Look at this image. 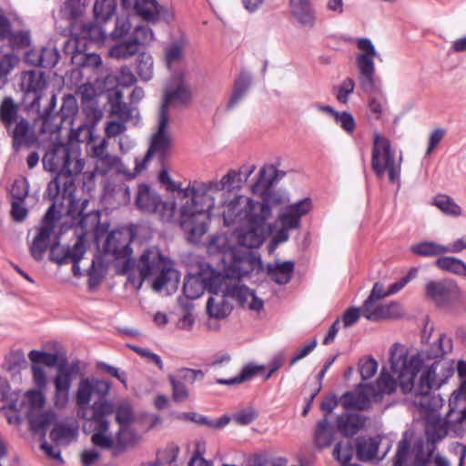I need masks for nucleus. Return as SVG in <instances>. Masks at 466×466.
<instances>
[{"mask_svg": "<svg viewBox=\"0 0 466 466\" xmlns=\"http://www.w3.org/2000/svg\"><path fill=\"white\" fill-rule=\"evenodd\" d=\"M357 47L363 51L356 56V65L359 70L360 86L365 92H372L376 89L374 57L376 49L368 38L357 40Z\"/></svg>", "mask_w": 466, "mask_h": 466, "instance_id": "4468645a", "label": "nucleus"}, {"mask_svg": "<svg viewBox=\"0 0 466 466\" xmlns=\"http://www.w3.org/2000/svg\"><path fill=\"white\" fill-rule=\"evenodd\" d=\"M45 402L46 400L43 392L36 391L35 390H28L25 394V400H23L30 430L37 434H45L55 418L53 412L44 410Z\"/></svg>", "mask_w": 466, "mask_h": 466, "instance_id": "f8f14e48", "label": "nucleus"}, {"mask_svg": "<svg viewBox=\"0 0 466 466\" xmlns=\"http://www.w3.org/2000/svg\"><path fill=\"white\" fill-rule=\"evenodd\" d=\"M130 40L139 50V46L148 45L155 40L154 33L147 25H137L132 31Z\"/></svg>", "mask_w": 466, "mask_h": 466, "instance_id": "09e8293b", "label": "nucleus"}, {"mask_svg": "<svg viewBox=\"0 0 466 466\" xmlns=\"http://www.w3.org/2000/svg\"><path fill=\"white\" fill-rule=\"evenodd\" d=\"M28 358L34 364L43 363L48 367L56 366L58 361L56 354L39 351L36 350H31L28 354Z\"/></svg>", "mask_w": 466, "mask_h": 466, "instance_id": "4d7b16f0", "label": "nucleus"}, {"mask_svg": "<svg viewBox=\"0 0 466 466\" xmlns=\"http://www.w3.org/2000/svg\"><path fill=\"white\" fill-rule=\"evenodd\" d=\"M75 182L70 177L60 176L51 180L46 188L48 198L53 201L46 213L44 216L42 224L39 228H50L54 232L56 218V206H64L66 202L67 213L74 219L79 218V224L82 228H87V220L92 219L91 227L98 224L99 213H85L86 207L88 204L87 199H76Z\"/></svg>", "mask_w": 466, "mask_h": 466, "instance_id": "7ed1b4c3", "label": "nucleus"}, {"mask_svg": "<svg viewBox=\"0 0 466 466\" xmlns=\"http://www.w3.org/2000/svg\"><path fill=\"white\" fill-rule=\"evenodd\" d=\"M433 205L436 206L442 213L458 217L461 214V207L449 196L440 194L433 198Z\"/></svg>", "mask_w": 466, "mask_h": 466, "instance_id": "c03bdc74", "label": "nucleus"}, {"mask_svg": "<svg viewBox=\"0 0 466 466\" xmlns=\"http://www.w3.org/2000/svg\"><path fill=\"white\" fill-rule=\"evenodd\" d=\"M289 6L292 15L302 26H314L316 16L310 0H289Z\"/></svg>", "mask_w": 466, "mask_h": 466, "instance_id": "b1692460", "label": "nucleus"}, {"mask_svg": "<svg viewBox=\"0 0 466 466\" xmlns=\"http://www.w3.org/2000/svg\"><path fill=\"white\" fill-rule=\"evenodd\" d=\"M8 132L12 137V145L15 152H18L23 147H31L37 143L36 134L31 128L29 122L22 116Z\"/></svg>", "mask_w": 466, "mask_h": 466, "instance_id": "412c9836", "label": "nucleus"}, {"mask_svg": "<svg viewBox=\"0 0 466 466\" xmlns=\"http://www.w3.org/2000/svg\"><path fill=\"white\" fill-rule=\"evenodd\" d=\"M168 381L171 385V398L174 402L181 403L189 398V390L184 381L173 374L168 375Z\"/></svg>", "mask_w": 466, "mask_h": 466, "instance_id": "de8ad7c7", "label": "nucleus"}, {"mask_svg": "<svg viewBox=\"0 0 466 466\" xmlns=\"http://www.w3.org/2000/svg\"><path fill=\"white\" fill-rule=\"evenodd\" d=\"M380 440L378 437L359 438L356 442L357 458L361 461H369L377 458Z\"/></svg>", "mask_w": 466, "mask_h": 466, "instance_id": "7c9ffc66", "label": "nucleus"}, {"mask_svg": "<svg viewBox=\"0 0 466 466\" xmlns=\"http://www.w3.org/2000/svg\"><path fill=\"white\" fill-rule=\"evenodd\" d=\"M204 289H206L203 281V273L199 276H189L185 279L183 293L187 298L190 299H198L203 294Z\"/></svg>", "mask_w": 466, "mask_h": 466, "instance_id": "ea45409f", "label": "nucleus"}, {"mask_svg": "<svg viewBox=\"0 0 466 466\" xmlns=\"http://www.w3.org/2000/svg\"><path fill=\"white\" fill-rule=\"evenodd\" d=\"M111 390V384L104 380L83 379L76 392L77 417L86 420L84 430L94 433L92 443L101 449H111L113 439L106 435L109 429L107 416L114 412V405L106 397Z\"/></svg>", "mask_w": 466, "mask_h": 466, "instance_id": "f257e3e1", "label": "nucleus"}, {"mask_svg": "<svg viewBox=\"0 0 466 466\" xmlns=\"http://www.w3.org/2000/svg\"><path fill=\"white\" fill-rule=\"evenodd\" d=\"M6 39L14 49H24L30 46V36L27 32H12L10 30V35Z\"/></svg>", "mask_w": 466, "mask_h": 466, "instance_id": "680f3d73", "label": "nucleus"}, {"mask_svg": "<svg viewBox=\"0 0 466 466\" xmlns=\"http://www.w3.org/2000/svg\"><path fill=\"white\" fill-rule=\"evenodd\" d=\"M72 383L71 372L64 368H59L58 373L54 380L55 397L54 401L56 407H65L69 399V390Z\"/></svg>", "mask_w": 466, "mask_h": 466, "instance_id": "4be33fe9", "label": "nucleus"}, {"mask_svg": "<svg viewBox=\"0 0 466 466\" xmlns=\"http://www.w3.org/2000/svg\"><path fill=\"white\" fill-rule=\"evenodd\" d=\"M25 195L26 194H24L23 196L15 197V200L12 201L11 217L13 220L16 222L23 221L27 216V209L21 204L24 201Z\"/></svg>", "mask_w": 466, "mask_h": 466, "instance_id": "0e129e2a", "label": "nucleus"}, {"mask_svg": "<svg viewBox=\"0 0 466 466\" xmlns=\"http://www.w3.org/2000/svg\"><path fill=\"white\" fill-rule=\"evenodd\" d=\"M78 106L76 98L72 95H67L63 98L62 106L58 112L61 122L71 120L77 113Z\"/></svg>", "mask_w": 466, "mask_h": 466, "instance_id": "3c124183", "label": "nucleus"}, {"mask_svg": "<svg viewBox=\"0 0 466 466\" xmlns=\"http://www.w3.org/2000/svg\"><path fill=\"white\" fill-rule=\"evenodd\" d=\"M169 118L158 115L157 130L153 134L148 150L142 159H135V171L140 173L145 170L153 156H157L163 161L171 147L172 138L168 132Z\"/></svg>", "mask_w": 466, "mask_h": 466, "instance_id": "ddd939ff", "label": "nucleus"}, {"mask_svg": "<svg viewBox=\"0 0 466 466\" xmlns=\"http://www.w3.org/2000/svg\"><path fill=\"white\" fill-rule=\"evenodd\" d=\"M333 456L341 466L348 465L353 456V445L351 441H339L334 447Z\"/></svg>", "mask_w": 466, "mask_h": 466, "instance_id": "8fccbe9b", "label": "nucleus"}, {"mask_svg": "<svg viewBox=\"0 0 466 466\" xmlns=\"http://www.w3.org/2000/svg\"><path fill=\"white\" fill-rule=\"evenodd\" d=\"M370 399L367 386L364 390L346 392L342 395L340 402L346 410H365L370 406Z\"/></svg>", "mask_w": 466, "mask_h": 466, "instance_id": "a878e982", "label": "nucleus"}, {"mask_svg": "<svg viewBox=\"0 0 466 466\" xmlns=\"http://www.w3.org/2000/svg\"><path fill=\"white\" fill-rule=\"evenodd\" d=\"M334 439V429L329 423L328 420L324 418L317 424L314 441L316 446L319 448H327L331 445Z\"/></svg>", "mask_w": 466, "mask_h": 466, "instance_id": "e433bc0d", "label": "nucleus"}, {"mask_svg": "<svg viewBox=\"0 0 466 466\" xmlns=\"http://www.w3.org/2000/svg\"><path fill=\"white\" fill-rule=\"evenodd\" d=\"M136 72L142 81L147 82L153 77L154 61L150 54L142 52L136 63Z\"/></svg>", "mask_w": 466, "mask_h": 466, "instance_id": "58836bf2", "label": "nucleus"}, {"mask_svg": "<svg viewBox=\"0 0 466 466\" xmlns=\"http://www.w3.org/2000/svg\"><path fill=\"white\" fill-rule=\"evenodd\" d=\"M260 211L254 217L239 224L232 236L237 241L238 248H245L248 251L259 248L266 238V222L271 216L269 206H257Z\"/></svg>", "mask_w": 466, "mask_h": 466, "instance_id": "9d476101", "label": "nucleus"}, {"mask_svg": "<svg viewBox=\"0 0 466 466\" xmlns=\"http://www.w3.org/2000/svg\"><path fill=\"white\" fill-rule=\"evenodd\" d=\"M398 304L375 305L374 302L365 301L362 306V315L369 320H380L390 316V309L397 308Z\"/></svg>", "mask_w": 466, "mask_h": 466, "instance_id": "f704fd0d", "label": "nucleus"}, {"mask_svg": "<svg viewBox=\"0 0 466 466\" xmlns=\"http://www.w3.org/2000/svg\"><path fill=\"white\" fill-rule=\"evenodd\" d=\"M73 436L72 429L64 424H56L50 432V439L56 444L67 443Z\"/></svg>", "mask_w": 466, "mask_h": 466, "instance_id": "6e6d98bb", "label": "nucleus"}, {"mask_svg": "<svg viewBox=\"0 0 466 466\" xmlns=\"http://www.w3.org/2000/svg\"><path fill=\"white\" fill-rule=\"evenodd\" d=\"M224 294L222 296L210 297L207 302L208 314L215 319L226 318L232 310L231 305L226 300Z\"/></svg>", "mask_w": 466, "mask_h": 466, "instance_id": "72a5a7b5", "label": "nucleus"}, {"mask_svg": "<svg viewBox=\"0 0 466 466\" xmlns=\"http://www.w3.org/2000/svg\"><path fill=\"white\" fill-rule=\"evenodd\" d=\"M355 82L351 77L345 78L336 88V98L341 104H347L349 96L353 93Z\"/></svg>", "mask_w": 466, "mask_h": 466, "instance_id": "052dcab7", "label": "nucleus"}, {"mask_svg": "<svg viewBox=\"0 0 466 466\" xmlns=\"http://www.w3.org/2000/svg\"><path fill=\"white\" fill-rule=\"evenodd\" d=\"M332 117L337 125H339L346 133L352 134L356 129V122L353 116L347 112L336 111L332 115Z\"/></svg>", "mask_w": 466, "mask_h": 466, "instance_id": "864d4df0", "label": "nucleus"}, {"mask_svg": "<svg viewBox=\"0 0 466 466\" xmlns=\"http://www.w3.org/2000/svg\"><path fill=\"white\" fill-rule=\"evenodd\" d=\"M183 71L176 72L165 86L163 102L159 108V116L170 119V110L179 105H187L191 97L189 88L184 83Z\"/></svg>", "mask_w": 466, "mask_h": 466, "instance_id": "dca6fc26", "label": "nucleus"}, {"mask_svg": "<svg viewBox=\"0 0 466 466\" xmlns=\"http://www.w3.org/2000/svg\"><path fill=\"white\" fill-rule=\"evenodd\" d=\"M435 266L442 270L460 277H466V264L454 257H440L435 260Z\"/></svg>", "mask_w": 466, "mask_h": 466, "instance_id": "c9c22d12", "label": "nucleus"}, {"mask_svg": "<svg viewBox=\"0 0 466 466\" xmlns=\"http://www.w3.org/2000/svg\"><path fill=\"white\" fill-rule=\"evenodd\" d=\"M458 375L462 379L461 387L458 392L452 394L454 402H459L462 406H466V361L460 360L457 364Z\"/></svg>", "mask_w": 466, "mask_h": 466, "instance_id": "603ef678", "label": "nucleus"}, {"mask_svg": "<svg viewBox=\"0 0 466 466\" xmlns=\"http://www.w3.org/2000/svg\"><path fill=\"white\" fill-rule=\"evenodd\" d=\"M226 277L221 273L212 269L208 277L203 274V281L205 289L209 292L218 295L222 292L225 296L236 299L242 308L251 310L260 311L263 309L264 302L258 298L255 292L246 286L228 287L226 284Z\"/></svg>", "mask_w": 466, "mask_h": 466, "instance_id": "0eeeda50", "label": "nucleus"}, {"mask_svg": "<svg viewBox=\"0 0 466 466\" xmlns=\"http://www.w3.org/2000/svg\"><path fill=\"white\" fill-rule=\"evenodd\" d=\"M131 29V24L127 16L117 17L115 29L111 33L113 39H121L125 37Z\"/></svg>", "mask_w": 466, "mask_h": 466, "instance_id": "69168bd1", "label": "nucleus"}, {"mask_svg": "<svg viewBox=\"0 0 466 466\" xmlns=\"http://www.w3.org/2000/svg\"><path fill=\"white\" fill-rule=\"evenodd\" d=\"M410 251L421 257H433L447 253V246L433 241H423L410 247Z\"/></svg>", "mask_w": 466, "mask_h": 466, "instance_id": "4c0bfd02", "label": "nucleus"}, {"mask_svg": "<svg viewBox=\"0 0 466 466\" xmlns=\"http://www.w3.org/2000/svg\"><path fill=\"white\" fill-rule=\"evenodd\" d=\"M116 9V0H96L94 5V15L97 22L109 20Z\"/></svg>", "mask_w": 466, "mask_h": 466, "instance_id": "79ce46f5", "label": "nucleus"}, {"mask_svg": "<svg viewBox=\"0 0 466 466\" xmlns=\"http://www.w3.org/2000/svg\"><path fill=\"white\" fill-rule=\"evenodd\" d=\"M263 367L247 365L242 369V370L238 376L234 377L233 379H230V380H218V382L219 384H223V385H233V384L240 383V382H243V381H246V380L251 379L254 375L258 374V372Z\"/></svg>", "mask_w": 466, "mask_h": 466, "instance_id": "5fc2aeb1", "label": "nucleus"}, {"mask_svg": "<svg viewBox=\"0 0 466 466\" xmlns=\"http://www.w3.org/2000/svg\"><path fill=\"white\" fill-rule=\"evenodd\" d=\"M43 165L47 171L57 172L56 177H68L75 182L73 177L82 172L85 162L68 145L57 144L45 154Z\"/></svg>", "mask_w": 466, "mask_h": 466, "instance_id": "1a4fd4ad", "label": "nucleus"}, {"mask_svg": "<svg viewBox=\"0 0 466 466\" xmlns=\"http://www.w3.org/2000/svg\"><path fill=\"white\" fill-rule=\"evenodd\" d=\"M365 418L355 413H345L338 417V431L346 437L355 435L365 425Z\"/></svg>", "mask_w": 466, "mask_h": 466, "instance_id": "bb28decb", "label": "nucleus"}, {"mask_svg": "<svg viewBox=\"0 0 466 466\" xmlns=\"http://www.w3.org/2000/svg\"><path fill=\"white\" fill-rule=\"evenodd\" d=\"M395 347H399L401 349L405 359L410 360L414 355L408 356L407 350L402 347L400 344L395 343L390 349V369L393 371V373L400 375V372L397 370H394L392 368V362H391V357H392V351ZM418 353L415 354V356ZM397 386L400 387V381L399 377L397 378V380L388 372L382 370L380 377L376 380L375 383L368 385V392L370 393L371 399L374 401L381 400L384 395H390L393 393L396 390Z\"/></svg>", "mask_w": 466, "mask_h": 466, "instance_id": "a211bd4d", "label": "nucleus"}, {"mask_svg": "<svg viewBox=\"0 0 466 466\" xmlns=\"http://www.w3.org/2000/svg\"><path fill=\"white\" fill-rule=\"evenodd\" d=\"M371 168L379 178H382L387 172L391 183L398 182L400 179V163L395 159V152L391 148L390 141L379 133L373 136Z\"/></svg>", "mask_w": 466, "mask_h": 466, "instance_id": "9b49d317", "label": "nucleus"}, {"mask_svg": "<svg viewBox=\"0 0 466 466\" xmlns=\"http://www.w3.org/2000/svg\"><path fill=\"white\" fill-rule=\"evenodd\" d=\"M123 99L124 94L119 89H116L108 95V103L110 105L109 116L128 123L133 117L134 107L124 102Z\"/></svg>", "mask_w": 466, "mask_h": 466, "instance_id": "5701e85b", "label": "nucleus"}, {"mask_svg": "<svg viewBox=\"0 0 466 466\" xmlns=\"http://www.w3.org/2000/svg\"><path fill=\"white\" fill-rule=\"evenodd\" d=\"M269 206L267 203L254 201L245 196H236L222 204V217L226 226L242 224L260 211L257 206Z\"/></svg>", "mask_w": 466, "mask_h": 466, "instance_id": "2eb2a0df", "label": "nucleus"}, {"mask_svg": "<svg viewBox=\"0 0 466 466\" xmlns=\"http://www.w3.org/2000/svg\"><path fill=\"white\" fill-rule=\"evenodd\" d=\"M54 232L50 228H38V232L35 237L31 246V256L37 261L43 259L44 254L49 247L50 238Z\"/></svg>", "mask_w": 466, "mask_h": 466, "instance_id": "2f4dec72", "label": "nucleus"}, {"mask_svg": "<svg viewBox=\"0 0 466 466\" xmlns=\"http://www.w3.org/2000/svg\"><path fill=\"white\" fill-rule=\"evenodd\" d=\"M255 170V166H252L245 175L243 178V174L241 170L230 169L228 172L224 175L219 181L213 180L215 182V187L218 189V191H222L227 189L228 191H232L235 189H240L242 187V184L244 181L248 179V177L253 173Z\"/></svg>", "mask_w": 466, "mask_h": 466, "instance_id": "393cba45", "label": "nucleus"}, {"mask_svg": "<svg viewBox=\"0 0 466 466\" xmlns=\"http://www.w3.org/2000/svg\"><path fill=\"white\" fill-rule=\"evenodd\" d=\"M133 240V234L129 228H122L111 231L105 242V252L111 255L115 259H126L125 269H127L130 264L132 248L130 244Z\"/></svg>", "mask_w": 466, "mask_h": 466, "instance_id": "f3484780", "label": "nucleus"}, {"mask_svg": "<svg viewBox=\"0 0 466 466\" xmlns=\"http://www.w3.org/2000/svg\"><path fill=\"white\" fill-rule=\"evenodd\" d=\"M213 180L190 183L179 189V196L186 201L182 204L179 225L187 233L190 242H197L208 230L209 211L214 208V194L218 193Z\"/></svg>", "mask_w": 466, "mask_h": 466, "instance_id": "f03ea898", "label": "nucleus"}, {"mask_svg": "<svg viewBox=\"0 0 466 466\" xmlns=\"http://www.w3.org/2000/svg\"><path fill=\"white\" fill-rule=\"evenodd\" d=\"M277 179V169L274 166H266L259 170L257 182L252 186L253 191H263L269 188Z\"/></svg>", "mask_w": 466, "mask_h": 466, "instance_id": "a19ab883", "label": "nucleus"}, {"mask_svg": "<svg viewBox=\"0 0 466 466\" xmlns=\"http://www.w3.org/2000/svg\"><path fill=\"white\" fill-rule=\"evenodd\" d=\"M139 273V284L145 279L155 277L152 287L155 290H162L169 282L177 283L179 273L173 267L172 261L157 247L146 248L135 264Z\"/></svg>", "mask_w": 466, "mask_h": 466, "instance_id": "20e7f679", "label": "nucleus"}, {"mask_svg": "<svg viewBox=\"0 0 466 466\" xmlns=\"http://www.w3.org/2000/svg\"><path fill=\"white\" fill-rule=\"evenodd\" d=\"M46 86L47 81L44 72L31 70L25 72L22 76V88L25 93V102L27 104L29 110L38 113L44 127L47 126L56 105V96L53 95L48 106L44 110L40 109V100Z\"/></svg>", "mask_w": 466, "mask_h": 466, "instance_id": "6e6552de", "label": "nucleus"}, {"mask_svg": "<svg viewBox=\"0 0 466 466\" xmlns=\"http://www.w3.org/2000/svg\"><path fill=\"white\" fill-rule=\"evenodd\" d=\"M294 272V263L290 260L268 264L267 274L272 281L284 285L289 282Z\"/></svg>", "mask_w": 466, "mask_h": 466, "instance_id": "c85d7f7f", "label": "nucleus"}, {"mask_svg": "<svg viewBox=\"0 0 466 466\" xmlns=\"http://www.w3.org/2000/svg\"><path fill=\"white\" fill-rule=\"evenodd\" d=\"M137 52V47L129 39L127 41H124L111 46L108 51V54L113 58L127 59L133 56Z\"/></svg>", "mask_w": 466, "mask_h": 466, "instance_id": "49530a36", "label": "nucleus"}, {"mask_svg": "<svg viewBox=\"0 0 466 466\" xmlns=\"http://www.w3.org/2000/svg\"><path fill=\"white\" fill-rule=\"evenodd\" d=\"M250 85V78L245 74H241L235 81L234 88L230 99L228 103V108H233L243 97Z\"/></svg>", "mask_w": 466, "mask_h": 466, "instance_id": "a18cd8bd", "label": "nucleus"}, {"mask_svg": "<svg viewBox=\"0 0 466 466\" xmlns=\"http://www.w3.org/2000/svg\"><path fill=\"white\" fill-rule=\"evenodd\" d=\"M173 375L178 380H181V381H184L185 384H193L198 379H202L204 377L202 370L188 368L179 369L177 373Z\"/></svg>", "mask_w": 466, "mask_h": 466, "instance_id": "e2e57ef3", "label": "nucleus"}, {"mask_svg": "<svg viewBox=\"0 0 466 466\" xmlns=\"http://www.w3.org/2000/svg\"><path fill=\"white\" fill-rule=\"evenodd\" d=\"M116 420L121 429L129 425L134 420L133 410L129 404H122L116 409ZM122 431L123 430H120L119 435Z\"/></svg>", "mask_w": 466, "mask_h": 466, "instance_id": "13d9d810", "label": "nucleus"}, {"mask_svg": "<svg viewBox=\"0 0 466 466\" xmlns=\"http://www.w3.org/2000/svg\"><path fill=\"white\" fill-rule=\"evenodd\" d=\"M127 130V122L121 120H110L105 127V133L107 137H116Z\"/></svg>", "mask_w": 466, "mask_h": 466, "instance_id": "774afa93", "label": "nucleus"}, {"mask_svg": "<svg viewBox=\"0 0 466 466\" xmlns=\"http://www.w3.org/2000/svg\"><path fill=\"white\" fill-rule=\"evenodd\" d=\"M184 40H177L167 45L164 49V62L169 70L179 67L184 64Z\"/></svg>", "mask_w": 466, "mask_h": 466, "instance_id": "c756f323", "label": "nucleus"}, {"mask_svg": "<svg viewBox=\"0 0 466 466\" xmlns=\"http://www.w3.org/2000/svg\"><path fill=\"white\" fill-rule=\"evenodd\" d=\"M134 9L142 19L151 23L157 22L164 11L157 0H136Z\"/></svg>", "mask_w": 466, "mask_h": 466, "instance_id": "cd10ccee", "label": "nucleus"}, {"mask_svg": "<svg viewBox=\"0 0 466 466\" xmlns=\"http://www.w3.org/2000/svg\"><path fill=\"white\" fill-rule=\"evenodd\" d=\"M311 209V200L307 198L295 204L288 206L279 216L281 225L289 228L297 229L300 227L301 218L307 215Z\"/></svg>", "mask_w": 466, "mask_h": 466, "instance_id": "aec40b11", "label": "nucleus"}, {"mask_svg": "<svg viewBox=\"0 0 466 466\" xmlns=\"http://www.w3.org/2000/svg\"><path fill=\"white\" fill-rule=\"evenodd\" d=\"M136 207L144 213L154 214L168 209L172 216L175 204L164 202L161 197L147 184H140L135 198Z\"/></svg>", "mask_w": 466, "mask_h": 466, "instance_id": "6ab92c4d", "label": "nucleus"}, {"mask_svg": "<svg viewBox=\"0 0 466 466\" xmlns=\"http://www.w3.org/2000/svg\"><path fill=\"white\" fill-rule=\"evenodd\" d=\"M207 248L208 254H221V260L228 263L226 269L228 279H240L253 271L257 263V258L251 251L239 250L237 246L231 244L226 234L213 236Z\"/></svg>", "mask_w": 466, "mask_h": 466, "instance_id": "39448f33", "label": "nucleus"}, {"mask_svg": "<svg viewBox=\"0 0 466 466\" xmlns=\"http://www.w3.org/2000/svg\"><path fill=\"white\" fill-rule=\"evenodd\" d=\"M425 295L436 307L447 312L460 314L466 311V295L453 281H429Z\"/></svg>", "mask_w": 466, "mask_h": 466, "instance_id": "423d86ee", "label": "nucleus"}, {"mask_svg": "<svg viewBox=\"0 0 466 466\" xmlns=\"http://www.w3.org/2000/svg\"><path fill=\"white\" fill-rule=\"evenodd\" d=\"M86 248L84 246L83 237H79L75 245L72 248H67L61 258L56 259L59 265L66 264L69 262H79L84 254Z\"/></svg>", "mask_w": 466, "mask_h": 466, "instance_id": "37998d69", "label": "nucleus"}, {"mask_svg": "<svg viewBox=\"0 0 466 466\" xmlns=\"http://www.w3.org/2000/svg\"><path fill=\"white\" fill-rule=\"evenodd\" d=\"M387 106V99L381 94L379 93L376 96H373L369 100V108L371 114H373L374 118L379 120L382 117L383 112L385 111Z\"/></svg>", "mask_w": 466, "mask_h": 466, "instance_id": "bf43d9fd", "label": "nucleus"}, {"mask_svg": "<svg viewBox=\"0 0 466 466\" xmlns=\"http://www.w3.org/2000/svg\"><path fill=\"white\" fill-rule=\"evenodd\" d=\"M116 79L117 84L123 87H129L137 82V77L127 66L119 68Z\"/></svg>", "mask_w": 466, "mask_h": 466, "instance_id": "338daca9", "label": "nucleus"}, {"mask_svg": "<svg viewBox=\"0 0 466 466\" xmlns=\"http://www.w3.org/2000/svg\"><path fill=\"white\" fill-rule=\"evenodd\" d=\"M20 119L18 106L11 97H5L0 105V120L7 131Z\"/></svg>", "mask_w": 466, "mask_h": 466, "instance_id": "473e14b6", "label": "nucleus"}]
</instances>
